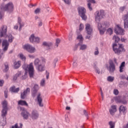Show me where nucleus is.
<instances>
[{
    "mask_svg": "<svg viewBox=\"0 0 128 128\" xmlns=\"http://www.w3.org/2000/svg\"><path fill=\"white\" fill-rule=\"evenodd\" d=\"M106 16V13H104V10H100V12L97 11L96 12V16L95 18L96 22L98 24V30L100 31V34H104L106 30V28L110 26V22H104L100 24V20L104 18Z\"/></svg>",
    "mask_w": 128,
    "mask_h": 128,
    "instance_id": "nucleus-1",
    "label": "nucleus"
},
{
    "mask_svg": "<svg viewBox=\"0 0 128 128\" xmlns=\"http://www.w3.org/2000/svg\"><path fill=\"white\" fill-rule=\"evenodd\" d=\"M14 10V5L12 2H9L6 4L2 8H0V20L2 18L4 14V12H12Z\"/></svg>",
    "mask_w": 128,
    "mask_h": 128,
    "instance_id": "nucleus-2",
    "label": "nucleus"
},
{
    "mask_svg": "<svg viewBox=\"0 0 128 128\" xmlns=\"http://www.w3.org/2000/svg\"><path fill=\"white\" fill-rule=\"evenodd\" d=\"M22 68L26 70L25 78L26 74H28V72H26L28 71L29 72L30 78H34V64L32 62L30 63V64H24L22 66Z\"/></svg>",
    "mask_w": 128,
    "mask_h": 128,
    "instance_id": "nucleus-3",
    "label": "nucleus"
},
{
    "mask_svg": "<svg viewBox=\"0 0 128 128\" xmlns=\"http://www.w3.org/2000/svg\"><path fill=\"white\" fill-rule=\"evenodd\" d=\"M6 32H8V26L6 25H3L1 28V30L0 31V36L2 38L4 36L6 38H8V40L9 42H12V40H14V36L12 34H6Z\"/></svg>",
    "mask_w": 128,
    "mask_h": 128,
    "instance_id": "nucleus-4",
    "label": "nucleus"
},
{
    "mask_svg": "<svg viewBox=\"0 0 128 128\" xmlns=\"http://www.w3.org/2000/svg\"><path fill=\"white\" fill-rule=\"evenodd\" d=\"M116 46H118V44H113V50L115 54H120L122 52H124V48L122 44H120L118 48H117Z\"/></svg>",
    "mask_w": 128,
    "mask_h": 128,
    "instance_id": "nucleus-5",
    "label": "nucleus"
},
{
    "mask_svg": "<svg viewBox=\"0 0 128 128\" xmlns=\"http://www.w3.org/2000/svg\"><path fill=\"white\" fill-rule=\"evenodd\" d=\"M86 30L87 32L88 36H86V40H91L92 36V28L90 24H86Z\"/></svg>",
    "mask_w": 128,
    "mask_h": 128,
    "instance_id": "nucleus-6",
    "label": "nucleus"
},
{
    "mask_svg": "<svg viewBox=\"0 0 128 128\" xmlns=\"http://www.w3.org/2000/svg\"><path fill=\"white\" fill-rule=\"evenodd\" d=\"M78 14L84 20H86V10L84 7H79L78 8Z\"/></svg>",
    "mask_w": 128,
    "mask_h": 128,
    "instance_id": "nucleus-7",
    "label": "nucleus"
},
{
    "mask_svg": "<svg viewBox=\"0 0 128 128\" xmlns=\"http://www.w3.org/2000/svg\"><path fill=\"white\" fill-rule=\"evenodd\" d=\"M2 108L3 109L2 110V118H4L6 116V114H7V110H8V102L6 100H4L2 103Z\"/></svg>",
    "mask_w": 128,
    "mask_h": 128,
    "instance_id": "nucleus-8",
    "label": "nucleus"
},
{
    "mask_svg": "<svg viewBox=\"0 0 128 128\" xmlns=\"http://www.w3.org/2000/svg\"><path fill=\"white\" fill-rule=\"evenodd\" d=\"M23 48L24 50H26L27 52L30 54H34L36 52V48L28 44L24 45Z\"/></svg>",
    "mask_w": 128,
    "mask_h": 128,
    "instance_id": "nucleus-9",
    "label": "nucleus"
},
{
    "mask_svg": "<svg viewBox=\"0 0 128 128\" xmlns=\"http://www.w3.org/2000/svg\"><path fill=\"white\" fill-rule=\"evenodd\" d=\"M44 62H46V61L42 60V62L40 63V64H38L36 68L38 72H44L46 70V66L44 64Z\"/></svg>",
    "mask_w": 128,
    "mask_h": 128,
    "instance_id": "nucleus-10",
    "label": "nucleus"
},
{
    "mask_svg": "<svg viewBox=\"0 0 128 128\" xmlns=\"http://www.w3.org/2000/svg\"><path fill=\"white\" fill-rule=\"evenodd\" d=\"M114 32L116 34H120V36H124V30L120 26V25L117 26Z\"/></svg>",
    "mask_w": 128,
    "mask_h": 128,
    "instance_id": "nucleus-11",
    "label": "nucleus"
},
{
    "mask_svg": "<svg viewBox=\"0 0 128 128\" xmlns=\"http://www.w3.org/2000/svg\"><path fill=\"white\" fill-rule=\"evenodd\" d=\"M20 110H22V113H21V116H23L24 118V120H28V116H30V113L28 112V111H26V109H24V108H20Z\"/></svg>",
    "mask_w": 128,
    "mask_h": 128,
    "instance_id": "nucleus-12",
    "label": "nucleus"
},
{
    "mask_svg": "<svg viewBox=\"0 0 128 128\" xmlns=\"http://www.w3.org/2000/svg\"><path fill=\"white\" fill-rule=\"evenodd\" d=\"M9 46L10 44L6 40H4L2 42V48L4 52H6V50H8Z\"/></svg>",
    "mask_w": 128,
    "mask_h": 128,
    "instance_id": "nucleus-13",
    "label": "nucleus"
},
{
    "mask_svg": "<svg viewBox=\"0 0 128 128\" xmlns=\"http://www.w3.org/2000/svg\"><path fill=\"white\" fill-rule=\"evenodd\" d=\"M30 42H36L38 44L40 42V38L34 36V35L32 34L30 38Z\"/></svg>",
    "mask_w": 128,
    "mask_h": 128,
    "instance_id": "nucleus-14",
    "label": "nucleus"
},
{
    "mask_svg": "<svg viewBox=\"0 0 128 128\" xmlns=\"http://www.w3.org/2000/svg\"><path fill=\"white\" fill-rule=\"evenodd\" d=\"M123 20H124V28H128V12L127 14L123 16Z\"/></svg>",
    "mask_w": 128,
    "mask_h": 128,
    "instance_id": "nucleus-15",
    "label": "nucleus"
},
{
    "mask_svg": "<svg viewBox=\"0 0 128 128\" xmlns=\"http://www.w3.org/2000/svg\"><path fill=\"white\" fill-rule=\"evenodd\" d=\"M30 92V89L28 88H27L26 90H24L23 92L21 93V98L22 100H24V98H26V94H28Z\"/></svg>",
    "mask_w": 128,
    "mask_h": 128,
    "instance_id": "nucleus-16",
    "label": "nucleus"
},
{
    "mask_svg": "<svg viewBox=\"0 0 128 128\" xmlns=\"http://www.w3.org/2000/svg\"><path fill=\"white\" fill-rule=\"evenodd\" d=\"M109 112L111 116H114L115 112H116V106L112 105L111 106V108L109 110Z\"/></svg>",
    "mask_w": 128,
    "mask_h": 128,
    "instance_id": "nucleus-17",
    "label": "nucleus"
},
{
    "mask_svg": "<svg viewBox=\"0 0 128 128\" xmlns=\"http://www.w3.org/2000/svg\"><path fill=\"white\" fill-rule=\"evenodd\" d=\"M38 116H40V114L37 111H32L31 115V118L32 120H38Z\"/></svg>",
    "mask_w": 128,
    "mask_h": 128,
    "instance_id": "nucleus-18",
    "label": "nucleus"
},
{
    "mask_svg": "<svg viewBox=\"0 0 128 128\" xmlns=\"http://www.w3.org/2000/svg\"><path fill=\"white\" fill-rule=\"evenodd\" d=\"M119 112L120 114H122V112L123 114L125 116L126 114V107L122 105L120 106L119 108Z\"/></svg>",
    "mask_w": 128,
    "mask_h": 128,
    "instance_id": "nucleus-19",
    "label": "nucleus"
},
{
    "mask_svg": "<svg viewBox=\"0 0 128 128\" xmlns=\"http://www.w3.org/2000/svg\"><path fill=\"white\" fill-rule=\"evenodd\" d=\"M109 70L110 72H114L116 70V66H114V64L112 62H110Z\"/></svg>",
    "mask_w": 128,
    "mask_h": 128,
    "instance_id": "nucleus-20",
    "label": "nucleus"
},
{
    "mask_svg": "<svg viewBox=\"0 0 128 128\" xmlns=\"http://www.w3.org/2000/svg\"><path fill=\"white\" fill-rule=\"evenodd\" d=\"M37 100L40 106H44V104H42V98L40 96V93H39L37 96Z\"/></svg>",
    "mask_w": 128,
    "mask_h": 128,
    "instance_id": "nucleus-21",
    "label": "nucleus"
},
{
    "mask_svg": "<svg viewBox=\"0 0 128 128\" xmlns=\"http://www.w3.org/2000/svg\"><path fill=\"white\" fill-rule=\"evenodd\" d=\"M88 3V8H89L90 10H92V8L90 6L92 4L90 2H92V4H96V0H87Z\"/></svg>",
    "mask_w": 128,
    "mask_h": 128,
    "instance_id": "nucleus-22",
    "label": "nucleus"
},
{
    "mask_svg": "<svg viewBox=\"0 0 128 128\" xmlns=\"http://www.w3.org/2000/svg\"><path fill=\"white\" fill-rule=\"evenodd\" d=\"M10 92L16 94L20 92V88H16V86H13L10 88Z\"/></svg>",
    "mask_w": 128,
    "mask_h": 128,
    "instance_id": "nucleus-23",
    "label": "nucleus"
},
{
    "mask_svg": "<svg viewBox=\"0 0 128 128\" xmlns=\"http://www.w3.org/2000/svg\"><path fill=\"white\" fill-rule=\"evenodd\" d=\"M18 22L20 24L19 30H22V28L24 26V22H22V19L20 18H18Z\"/></svg>",
    "mask_w": 128,
    "mask_h": 128,
    "instance_id": "nucleus-24",
    "label": "nucleus"
},
{
    "mask_svg": "<svg viewBox=\"0 0 128 128\" xmlns=\"http://www.w3.org/2000/svg\"><path fill=\"white\" fill-rule=\"evenodd\" d=\"M114 100L117 104H120L122 102V97L118 96L114 98Z\"/></svg>",
    "mask_w": 128,
    "mask_h": 128,
    "instance_id": "nucleus-25",
    "label": "nucleus"
},
{
    "mask_svg": "<svg viewBox=\"0 0 128 128\" xmlns=\"http://www.w3.org/2000/svg\"><path fill=\"white\" fill-rule=\"evenodd\" d=\"M22 76V72H18L14 76L13 80H18V76Z\"/></svg>",
    "mask_w": 128,
    "mask_h": 128,
    "instance_id": "nucleus-26",
    "label": "nucleus"
},
{
    "mask_svg": "<svg viewBox=\"0 0 128 128\" xmlns=\"http://www.w3.org/2000/svg\"><path fill=\"white\" fill-rule=\"evenodd\" d=\"M18 104H20V106H28V103H26V102L22 100H19L18 102Z\"/></svg>",
    "mask_w": 128,
    "mask_h": 128,
    "instance_id": "nucleus-27",
    "label": "nucleus"
},
{
    "mask_svg": "<svg viewBox=\"0 0 128 128\" xmlns=\"http://www.w3.org/2000/svg\"><path fill=\"white\" fill-rule=\"evenodd\" d=\"M20 66V61L15 62H14V68L16 70Z\"/></svg>",
    "mask_w": 128,
    "mask_h": 128,
    "instance_id": "nucleus-28",
    "label": "nucleus"
},
{
    "mask_svg": "<svg viewBox=\"0 0 128 128\" xmlns=\"http://www.w3.org/2000/svg\"><path fill=\"white\" fill-rule=\"evenodd\" d=\"M38 88H39L38 85L35 84L32 89V91L34 94H36V92H38Z\"/></svg>",
    "mask_w": 128,
    "mask_h": 128,
    "instance_id": "nucleus-29",
    "label": "nucleus"
},
{
    "mask_svg": "<svg viewBox=\"0 0 128 128\" xmlns=\"http://www.w3.org/2000/svg\"><path fill=\"white\" fill-rule=\"evenodd\" d=\"M126 64V62H122L120 66V72H124V66Z\"/></svg>",
    "mask_w": 128,
    "mask_h": 128,
    "instance_id": "nucleus-30",
    "label": "nucleus"
},
{
    "mask_svg": "<svg viewBox=\"0 0 128 128\" xmlns=\"http://www.w3.org/2000/svg\"><path fill=\"white\" fill-rule=\"evenodd\" d=\"M112 40H115V42H118L120 40V38H118V36H114L112 38Z\"/></svg>",
    "mask_w": 128,
    "mask_h": 128,
    "instance_id": "nucleus-31",
    "label": "nucleus"
},
{
    "mask_svg": "<svg viewBox=\"0 0 128 128\" xmlns=\"http://www.w3.org/2000/svg\"><path fill=\"white\" fill-rule=\"evenodd\" d=\"M18 56L22 60H26V58L22 54H19Z\"/></svg>",
    "mask_w": 128,
    "mask_h": 128,
    "instance_id": "nucleus-32",
    "label": "nucleus"
},
{
    "mask_svg": "<svg viewBox=\"0 0 128 128\" xmlns=\"http://www.w3.org/2000/svg\"><path fill=\"white\" fill-rule=\"evenodd\" d=\"M77 40H79L80 42L82 44L84 41V38L82 37V36L81 34H80L78 36Z\"/></svg>",
    "mask_w": 128,
    "mask_h": 128,
    "instance_id": "nucleus-33",
    "label": "nucleus"
},
{
    "mask_svg": "<svg viewBox=\"0 0 128 128\" xmlns=\"http://www.w3.org/2000/svg\"><path fill=\"white\" fill-rule=\"evenodd\" d=\"M52 44V43H48L46 42H43V46H46L47 48H50Z\"/></svg>",
    "mask_w": 128,
    "mask_h": 128,
    "instance_id": "nucleus-34",
    "label": "nucleus"
},
{
    "mask_svg": "<svg viewBox=\"0 0 128 128\" xmlns=\"http://www.w3.org/2000/svg\"><path fill=\"white\" fill-rule=\"evenodd\" d=\"M40 62H40V60L38 58L36 59L34 62V66H38V64H40Z\"/></svg>",
    "mask_w": 128,
    "mask_h": 128,
    "instance_id": "nucleus-35",
    "label": "nucleus"
},
{
    "mask_svg": "<svg viewBox=\"0 0 128 128\" xmlns=\"http://www.w3.org/2000/svg\"><path fill=\"white\" fill-rule=\"evenodd\" d=\"M12 128H22V123L20 124V126L16 124L14 126H12Z\"/></svg>",
    "mask_w": 128,
    "mask_h": 128,
    "instance_id": "nucleus-36",
    "label": "nucleus"
},
{
    "mask_svg": "<svg viewBox=\"0 0 128 128\" xmlns=\"http://www.w3.org/2000/svg\"><path fill=\"white\" fill-rule=\"evenodd\" d=\"M109 125L110 126V128H114L116 124L114 122L110 121L109 122Z\"/></svg>",
    "mask_w": 128,
    "mask_h": 128,
    "instance_id": "nucleus-37",
    "label": "nucleus"
},
{
    "mask_svg": "<svg viewBox=\"0 0 128 128\" xmlns=\"http://www.w3.org/2000/svg\"><path fill=\"white\" fill-rule=\"evenodd\" d=\"M114 77H112V76H109L108 78V82H112V81L114 80Z\"/></svg>",
    "mask_w": 128,
    "mask_h": 128,
    "instance_id": "nucleus-38",
    "label": "nucleus"
},
{
    "mask_svg": "<svg viewBox=\"0 0 128 128\" xmlns=\"http://www.w3.org/2000/svg\"><path fill=\"white\" fill-rule=\"evenodd\" d=\"M86 48H87L86 45L82 44L80 45V50H86Z\"/></svg>",
    "mask_w": 128,
    "mask_h": 128,
    "instance_id": "nucleus-39",
    "label": "nucleus"
},
{
    "mask_svg": "<svg viewBox=\"0 0 128 128\" xmlns=\"http://www.w3.org/2000/svg\"><path fill=\"white\" fill-rule=\"evenodd\" d=\"M99 54H100V52H98V47H96L95 48L94 54L95 56H98Z\"/></svg>",
    "mask_w": 128,
    "mask_h": 128,
    "instance_id": "nucleus-40",
    "label": "nucleus"
},
{
    "mask_svg": "<svg viewBox=\"0 0 128 128\" xmlns=\"http://www.w3.org/2000/svg\"><path fill=\"white\" fill-rule=\"evenodd\" d=\"M4 66L5 69L4 70V72H8V63L4 64Z\"/></svg>",
    "mask_w": 128,
    "mask_h": 128,
    "instance_id": "nucleus-41",
    "label": "nucleus"
},
{
    "mask_svg": "<svg viewBox=\"0 0 128 128\" xmlns=\"http://www.w3.org/2000/svg\"><path fill=\"white\" fill-rule=\"evenodd\" d=\"M120 104H128V101L126 99H122Z\"/></svg>",
    "mask_w": 128,
    "mask_h": 128,
    "instance_id": "nucleus-42",
    "label": "nucleus"
},
{
    "mask_svg": "<svg viewBox=\"0 0 128 128\" xmlns=\"http://www.w3.org/2000/svg\"><path fill=\"white\" fill-rule=\"evenodd\" d=\"M107 32H108L110 36L112 34V30L110 28H108L107 30Z\"/></svg>",
    "mask_w": 128,
    "mask_h": 128,
    "instance_id": "nucleus-43",
    "label": "nucleus"
},
{
    "mask_svg": "<svg viewBox=\"0 0 128 128\" xmlns=\"http://www.w3.org/2000/svg\"><path fill=\"white\" fill-rule=\"evenodd\" d=\"M60 42V39H56V46L58 48V44Z\"/></svg>",
    "mask_w": 128,
    "mask_h": 128,
    "instance_id": "nucleus-44",
    "label": "nucleus"
},
{
    "mask_svg": "<svg viewBox=\"0 0 128 128\" xmlns=\"http://www.w3.org/2000/svg\"><path fill=\"white\" fill-rule=\"evenodd\" d=\"M45 84H46V80H44V79L42 80L41 81V82H40L41 86H44Z\"/></svg>",
    "mask_w": 128,
    "mask_h": 128,
    "instance_id": "nucleus-45",
    "label": "nucleus"
},
{
    "mask_svg": "<svg viewBox=\"0 0 128 128\" xmlns=\"http://www.w3.org/2000/svg\"><path fill=\"white\" fill-rule=\"evenodd\" d=\"M114 94H116V96H118V89H114Z\"/></svg>",
    "mask_w": 128,
    "mask_h": 128,
    "instance_id": "nucleus-46",
    "label": "nucleus"
},
{
    "mask_svg": "<svg viewBox=\"0 0 128 128\" xmlns=\"http://www.w3.org/2000/svg\"><path fill=\"white\" fill-rule=\"evenodd\" d=\"M40 12V8H37L36 10H35V11H34V12H35V14H39V12Z\"/></svg>",
    "mask_w": 128,
    "mask_h": 128,
    "instance_id": "nucleus-47",
    "label": "nucleus"
},
{
    "mask_svg": "<svg viewBox=\"0 0 128 128\" xmlns=\"http://www.w3.org/2000/svg\"><path fill=\"white\" fill-rule=\"evenodd\" d=\"M79 30L80 31L84 30V24H80Z\"/></svg>",
    "mask_w": 128,
    "mask_h": 128,
    "instance_id": "nucleus-48",
    "label": "nucleus"
},
{
    "mask_svg": "<svg viewBox=\"0 0 128 128\" xmlns=\"http://www.w3.org/2000/svg\"><path fill=\"white\" fill-rule=\"evenodd\" d=\"M8 90L7 89H6L4 91V96L6 98H8Z\"/></svg>",
    "mask_w": 128,
    "mask_h": 128,
    "instance_id": "nucleus-49",
    "label": "nucleus"
},
{
    "mask_svg": "<svg viewBox=\"0 0 128 128\" xmlns=\"http://www.w3.org/2000/svg\"><path fill=\"white\" fill-rule=\"evenodd\" d=\"M126 8V7L125 6H122V7H120V12H124V9Z\"/></svg>",
    "mask_w": 128,
    "mask_h": 128,
    "instance_id": "nucleus-50",
    "label": "nucleus"
},
{
    "mask_svg": "<svg viewBox=\"0 0 128 128\" xmlns=\"http://www.w3.org/2000/svg\"><path fill=\"white\" fill-rule=\"evenodd\" d=\"M4 82V80H0V86H2Z\"/></svg>",
    "mask_w": 128,
    "mask_h": 128,
    "instance_id": "nucleus-51",
    "label": "nucleus"
},
{
    "mask_svg": "<svg viewBox=\"0 0 128 128\" xmlns=\"http://www.w3.org/2000/svg\"><path fill=\"white\" fill-rule=\"evenodd\" d=\"M84 116H86V118H88V112H86V110H84Z\"/></svg>",
    "mask_w": 128,
    "mask_h": 128,
    "instance_id": "nucleus-52",
    "label": "nucleus"
},
{
    "mask_svg": "<svg viewBox=\"0 0 128 128\" xmlns=\"http://www.w3.org/2000/svg\"><path fill=\"white\" fill-rule=\"evenodd\" d=\"M64 2L65 4H70V0H62Z\"/></svg>",
    "mask_w": 128,
    "mask_h": 128,
    "instance_id": "nucleus-53",
    "label": "nucleus"
},
{
    "mask_svg": "<svg viewBox=\"0 0 128 128\" xmlns=\"http://www.w3.org/2000/svg\"><path fill=\"white\" fill-rule=\"evenodd\" d=\"M120 78H122V80H124L126 79V76H124V75H121L120 76Z\"/></svg>",
    "mask_w": 128,
    "mask_h": 128,
    "instance_id": "nucleus-54",
    "label": "nucleus"
},
{
    "mask_svg": "<svg viewBox=\"0 0 128 128\" xmlns=\"http://www.w3.org/2000/svg\"><path fill=\"white\" fill-rule=\"evenodd\" d=\"M78 61H74V63H73V65L74 66H78L76 62H77Z\"/></svg>",
    "mask_w": 128,
    "mask_h": 128,
    "instance_id": "nucleus-55",
    "label": "nucleus"
},
{
    "mask_svg": "<svg viewBox=\"0 0 128 128\" xmlns=\"http://www.w3.org/2000/svg\"><path fill=\"white\" fill-rule=\"evenodd\" d=\"M28 56L30 58H34V56L33 55H28Z\"/></svg>",
    "mask_w": 128,
    "mask_h": 128,
    "instance_id": "nucleus-56",
    "label": "nucleus"
},
{
    "mask_svg": "<svg viewBox=\"0 0 128 128\" xmlns=\"http://www.w3.org/2000/svg\"><path fill=\"white\" fill-rule=\"evenodd\" d=\"M14 30H18V25H16L14 26Z\"/></svg>",
    "mask_w": 128,
    "mask_h": 128,
    "instance_id": "nucleus-57",
    "label": "nucleus"
},
{
    "mask_svg": "<svg viewBox=\"0 0 128 128\" xmlns=\"http://www.w3.org/2000/svg\"><path fill=\"white\" fill-rule=\"evenodd\" d=\"M38 26H42V22H40L38 24Z\"/></svg>",
    "mask_w": 128,
    "mask_h": 128,
    "instance_id": "nucleus-58",
    "label": "nucleus"
},
{
    "mask_svg": "<svg viewBox=\"0 0 128 128\" xmlns=\"http://www.w3.org/2000/svg\"><path fill=\"white\" fill-rule=\"evenodd\" d=\"M114 62H115L116 64H118V62H116V58H114Z\"/></svg>",
    "mask_w": 128,
    "mask_h": 128,
    "instance_id": "nucleus-59",
    "label": "nucleus"
},
{
    "mask_svg": "<svg viewBox=\"0 0 128 128\" xmlns=\"http://www.w3.org/2000/svg\"><path fill=\"white\" fill-rule=\"evenodd\" d=\"M121 40H122V42H125L126 39H124V38H121Z\"/></svg>",
    "mask_w": 128,
    "mask_h": 128,
    "instance_id": "nucleus-60",
    "label": "nucleus"
},
{
    "mask_svg": "<svg viewBox=\"0 0 128 128\" xmlns=\"http://www.w3.org/2000/svg\"><path fill=\"white\" fill-rule=\"evenodd\" d=\"M66 110H70V107L67 106L66 107Z\"/></svg>",
    "mask_w": 128,
    "mask_h": 128,
    "instance_id": "nucleus-61",
    "label": "nucleus"
},
{
    "mask_svg": "<svg viewBox=\"0 0 128 128\" xmlns=\"http://www.w3.org/2000/svg\"><path fill=\"white\" fill-rule=\"evenodd\" d=\"M46 74H48L46 76V78H48V74H49V73L48 72V71H46Z\"/></svg>",
    "mask_w": 128,
    "mask_h": 128,
    "instance_id": "nucleus-62",
    "label": "nucleus"
},
{
    "mask_svg": "<svg viewBox=\"0 0 128 128\" xmlns=\"http://www.w3.org/2000/svg\"><path fill=\"white\" fill-rule=\"evenodd\" d=\"M78 48V46H76L74 48V50H76V49Z\"/></svg>",
    "mask_w": 128,
    "mask_h": 128,
    "instance_id": "nucleus-63",
    "label": "nucleus"
},
{
    "mask_svg": "<svg viewBox=\"0 0 128 128\" xmlns=\"http://www.w3.org/2000/svg\"><path fill=\"white\" fill-rule=\"evenodd\" d=\"M96 72L100 74V70H96Z\"/></svg>",
    "mask_w": 128,
    "mask_h": 128,
    "instance_id": "nucleus-64",
    "label": "nucleus"
}]
</instances>
